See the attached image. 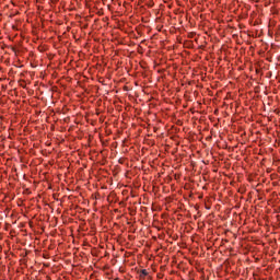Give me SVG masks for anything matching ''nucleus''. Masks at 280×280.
Here are the masks:
<instances>
[{"mask_svg": "<svg viewBox=\"0 0 280 280\" xmlns=\"http://www.w3.org/2000/svg\"><path fill=\"white\" fill-rule=\"evenodd\" d=\"M141 272H142L144 276H148V271H147L145 269H143Z\"/></svg>", "mask_w": 280, "mask_h": 280, "instance_id": "1", "label": "nucleus"}]
</instances>
